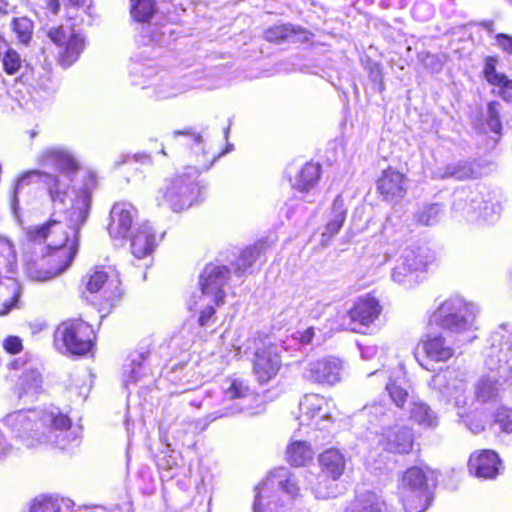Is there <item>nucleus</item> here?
Segmentation results:
<instances>
[{"mask_svg": "<svg viewBox=\"0 0 512 512\" xmlns=\"http://www.w3.org/2000/svg\"><path fill=\"white\" fill-rule=\"evenodd\" d=\"M286 456L291 465L299 467L312 459L313 452L305 441H295L288 446Z\"/></svg>", "mask_w": 512, "mask_h": 512, "instance_id": "obj_37", "label": "nucleus"}, {"mask_svg": "<svg viewBox=\"0 0 512 512\" xmlns=\"http://www.w3.org/2000/svg\"><path fill=\"white\" fill-rule=\"evenodd\" d=\"M380 312L381 306L374 297L358 298L348 311L351 323L354 324L352 330L359 332L362 327H368L379 317Z\"/></svg>", "mask_w": 512, "mask_h": 512, "instance_id": "obj_21", "label": "nucleus"}, {"mask_svg": "<svg viewBox=\"0 0 512 512\" xmlns=\"http://www.w3.org/2000/svg\"><path fill=\"white\" fill-rule=\"evenodd\" d=\"M468 427L474 434L480 433L484 430V426L481 422H471Z\"/></svg>", "mask_w": 512, "mask_h": 512, "instance_id": "obj_60", "label": "nucleus"}, {"mask_svg": "<svg viewBox=\"0 0 512 512\" xmlns=\"http://www.w3.org/2000/svg\"><path fill=\"white\" fill-rule=\"evenodd\" d=\"M59 0H46L45 8L49 10L53 15H57L60 10Z\"/></svg>", "mask_w": 512, "mask_h": 512, "instance_id": "obj_57", "label": "nucleus"}, {"mask_svg": "<svg viewBox=\"0 0 512 512\" xmlns=\"http://www.w3.org/2000/svg\"><path fill=\"white\" fill-rule=\"evenodd\" d=\"M386 390L388 391L389 396L395 403V405L399 408H403L405 402L409 397L407 390L401 387L400 385H397L396 383L387 384Z\"/></svg>", "mask_w": 512, "mask_h": 512, "instance_id": "obj_46", "label": "nucleus"}, {"mask_svg": "<svg viewBox=\"0 0 512 512\" xmlns=\"http://www.w3.org/2000/svg\"><path fill=\"white\" fill-rule=\"evenodd\" d=\"M379 444L384 450L395 454L409 453L414 444L413 432L406 426L383 427L379 438Z\"/></svg>", "mask_w": 512, "mask_h": 512, "instance_id": "obj_19", "label": "nucleus"}, {"mask_svg": "<svg viewBox=\"0 0 512 512\" xmlns=\"http://www.w3.org/2000/svg\"><path fill=\"white\" fill-rule=\"evenodd\" d=\"M230 278V269L225 265L209 263L199 276L201 288L200 300L211 299L219 306L224 303L226 296L224 287Z\"/></svg>", "mask_w": 512, "mask_h": 512, "instance_id": "obj_13", "label": "nucleus"}, {"mask_svg": "<svg viewBox=\"0 0 512 512\" xmlns=\"http://www.w3.org/2000/svg\"><path fill=\"white\" fill-rule=\"evenodd\" d=\"M84 1L85 0H69L70 4L72 6H77V7L83 5Z\"/></svg>", "mask_w": 512, "mask_h": 512, "instance_id": "obj_64", "label": "nucleus"}, {"mask_svg": "<svg viewBox=\"0 0 512 512\" xmlns=\"http://www.w3.org/2000/svg\"><path fill=\"white\" fill-rule=\"evenodd\" d=\"M88 217V199L86 196L77 201L67 213L68 224L50 220L41 226L28 230L27 236L31 241H48L49 249L55 250V257L63 259V263L54 270L37 273L30 276L38 281H46L64 272L72 263L78 251V235L81 226Z\"/></svg>", "mask_w": 512, "mask_h": 512, "instance_id": "obj_1", "label": "nucleus"}, {"mask_svg": "<svg viewBox=\"0 0 512 512\" xmlns=\"http://www.w3.org/2000/svg\"><path fill=\"white\" fill-rule=\"evenodd\" d=\"M430 5L425 3V2H421V3H417L414 8H413V14L416 16V17H419V14L421 11H427L430 13Z\"/></svg>", "mask_w": 512, "mask_h": 512, "instance_id": "obj_59", "label": "nucleus"}, {"mask_svg": "<svg viewBox=\"0 0 512 512\" xmlns=\"http://www.w3.org/2000/svg\"><path fill=\"white\" fill-rule=\"evenodd\" d=\"M495 44L505 53L512 54V36L504 33L495 35Z\"/></svg>", "mask_w": 512, "mask_h": 512, "instance_id": "obj_54", "label": "nucleus"}, {"mask_svg": "<svg viewBox=\"0 0 512 512\" xmlns=\"http://www.w3.org/2000/svg\"><path fill=\"white\" fill-rule=\"evenodd\" d=\"M145 359L144 354L140 353L137 354L134 358L131 360V370L129 372V380L132 382H136L140 377V368L142 365L143 360Z\"/></svg>", "mask_w": 512, "mask_h": 512, "instance_id": "obj_53", "label": "nucleus"}, {"mask_svg": "<svg viewBox=\"0 0 512 512\" xmlns=\"http://www.w3.org/2000/svg\"><path fill=\"white\" fill-rule=\"evenodd\" d=\"M22 294L21 286L14 279L0 281V316L8 314L18 307Z\"/></svg>", "mask_w": 512, "mask_h": 512, "instance_id": "obj_31", "label": "nucleus"}, {"mask_svg": "<svg viewBox=\"0 0 512 512\" xmlns=\"http://www.w3.org/2000/svg\"><path fill=\"white\" fill-rule=\"evenodd\" d=\"M3 348L10 354H17L22 351V340L17 336H8L3 340Z\"/></svg>", "mask_w": 512, "mask_h": 512, "instance_id": "obj_51", "label": "nucleus"}, {"mask_svg": "<svg viewBox=\"0 0 512 512\" xmlns=\"http://www.w3.org/2000/svg\"><path fill=\"white\" fill-rule=\"evenodd\" d=\"M281 367V358L278 346L267 345L259 348L255 353L253 372L260 383H267L273 379Z\"/></svg>", "mask_w": 512, "mask_h": 512, "instance_id": "obj_18", "label": "nucleus"}, {"mask_svg": "<svg viewBox=\"0 0 512 512\" xmlns=\"http://www.w3.org/2000/svg\"><path fill=\"white\" fill-rule=\"evenodd\" d=\"M153 90L157 99H167L176 96L180 89L174 86L172 79H161L153 84Z\"/></svg>", "mask_w": 512, "mask_h": 512, "instance_id": "obj_43", "label": "nucleus"}, {"mask_svg": "<svg viewBox=\"0 0 512 512\" xmlns=\"http://www.w3.org/2000/svg\"><path fill=\"white\" fill-rule=\"evenodd\" d=\"M361 357L365 360H371L375 358L379 352L383 353V349H379L377 345L374 344H366L359 345Z\"/></svg>", "mask_w": 512, "mask_h": 512, "instance_id": "obj_56", "label": "nucleus"}, {"mask_svg": "<svg viewBox=\"0 0 512 512\" xmlns=\"http://www.w3.org/2000/svg\"><path fill=\"white\" fill-rule=\"evenodd\" d=\"M130 12L133 19L143 23L142 36L143 43H155L165 46L171 44L175 37L170 25L151 24L150 20L157 11L155 0H130Z\"/></svg>", "mask_w": 512, "mask_h": 512, "instance_id": "obj_8", "label": "nucleus"}, {"mask_svg": "<svg viewBox=\"0 0 512 512\" xmlns=\"http://www.w3.org/2000/svg\"><path fill=\"white\" fill-rule=\"evenodd\" d=\"M300 414L297 417L302 426L325 429L331 422L330 401L319 394H306L299 403Z\"/></svg>", "mask_w": 512, "mask_h": 512, "instance_id": "obj_14", "label": "nucleus"}, {"mask_svg": "<svg viewBox=\"0 0 512 512\" xmlns=\"http://www.w3.org/2000/svg\"><path fill=\"white\" fill-rule=\"evenodd\" d=\"M266 243L256 242L241 251L239 257L232 263L236 276H242L249 271L253 264L266 250Z\"/></svg>", "mask_w": 512, "mask_h": 512, "instance_id": "obj_32", "label": "nucleus"}, {"mask_svg": "<svg viewBox=\"0 0 512 512\" xmlns=\"http://www.w3.org/2000/svg\"><path fill=\"white\" fill-rule=\"evenodd\" d=\"M360 415L367 417L372 425H386L392 418L391 410L386 408L383 403H373L365 406Z\"/></svg>", "mask_w": 512, "mask_h": 512, "instance_id": "obj_38", "label": "nucleus"}, {"mask_svg": "<svg viewBox=\"0 0 512 512\" xmlns=\"http://www.w3.org/2000/svg\"><path fill=\"white\" fill-rule=\"evenodd\" d=\"M136 214L137 211L131 203H115L110 211L109 235L115 239H125L132 227Z\"/></svg>", "mask_w": 512, "mask_h": 512, "instance_id": "obj_20", "label": "nucleus"}, {"mask_svg": "<svg viewBox=\"0 0 512 512\" xmlns=\"http://www.w3.org/2000/svg\"><path fill=\"white\" fill-rule=\"evenodd\" d=\"M314 335H315L314 328L310 327V328L306 329L301 334L300 341L303 344H308V343H310L312 341Z\"/></svg>", "mask_w": 512, "mask_h": 512, "instance_id": "obj_58", "label": "nucleus"}, {"mask_svg": "<svg viewBox=\"0 0 512 512\" xmlns=\"http://www.w3.org/2000/svg\"><path fill=\"white\" fill-rule=\"evenodd\" d=\"M453 210L468 222L474 223L482 220L493 223L498 219L500 207L484 201L478 193L462 190L454 194Z\"/></svg>", "mask_w": 512, "mask_h": 512, "instance_id": "obj_11", "label": "nucleus"}, {"mask_svg": "<svg viewBox=\"0 0 512 512\" xmlns=\"http://www.w3.org/2000/svg\"><path fill=\"white\" fill-rule=\"evenodd\" d=\"M421 347L429 359L437 362H445L454 355L453 347L441 335H427Z\"/></svg>", "mask_w": 512, "mask_h": 512, "instance_id": "obj_28", "label": "nucleus"}, {"mask_svg": "<svg viewBox=\"0 0 512 512\" xmlns=\"http://www.w3.org/2000/svg\"><path fill=\"white\" fill-rule=\"evenodd\" d=\"M433 259V254L427 247L405 248L392 270V280L405 286H412L417 281L416 273L425 270Z\"/></svg>", "mask_w": 512, "mask_h": 512, "instance_id": "obj_10", "label": "nucleus"}, {"mask_svg": "<svg viewBox=\"0 0 512 512\" xmlns=\"http://www.w3.org/2000/svg\"><path fill=\"white\" fill-rule=\"evenodd\" d=\"M502 104L498 101H491L487 104L486 123L490 130L495 134H501L502 123L501 114Z\"/></svg>", "mask_w": 512, "mask_h": 512, "instance_id": "obj_41", "label": "nucleus"}, {"mask_svg": "<svg viewBox=\"0 0 512 512\" xmlns=\"http://www.w3.org/2000/svg\"><path fill=\"white\" fill-rule=\"evenodd\" d=\"M435 176L439 179L453 178L455 180H467L477 177V171L473 163L467 160H457L438 168Z\"/></svg>", "mask_w": 512, "mask_h": 512, "instance_id": "obj_30", "label": "nucleus"}, {"mask_svg": "<svg viewBox=\"0 0 512 512\" xmlns=\"http://www.w3.org/2000/svg\"><path fill=\"white\" fill-rule=\"evenodd\" d=\"M73 501L58 496L36 498L31 512H73Z\"/></svg>", "mask_w": 512, "mask_h": 512, "instance_id": "obj_33", "label": "nucleus"}, {"mask_svg": "<svg viewBox=\"0 0 512 512\" xmlns=\"http://www.w3.org/2000/svg\"><path fill=\"white\" fill-rule=\"evenodd\" d=\"M478 307L464 298L446 299L433 313V321L442 329L460 334L473 328Z\"/></svg>", "mask_w": 512, "mask_h": 512, "instance_id": "obj_6", "label": "nucleus"}, {"mask_svg": "<svg viewBox=\"0 0 512 512\" xmlns=\"http://www.w3.org/2000/svg\"><path fill=\"white\" fill-rule=\"evenodd\" d=\"M442 213V207L439 204L425 205L417 213V221L425 226H431L438 223Z\"/></svg>", "mask_w": 512, "mask_h": 512, "instance_id": "obj_42", "label": "nucleus"}, {"mask_svg": "<svg viewBox=\"0 0 512 512\" xmlns=\"http://www.w3.org/2000/svg\"><path fill=\"white\" fill-rule=\"evenodd\" d=\"M321 167L317 163L308 162L296 171L294 175H290L289 180L293 189L300 193H309L316 187L320 178Z\"/></svg>", "mask_w": 512, "mask_h": 512, "instance_id": "obj_26", "label": "nucleus"}, {"mask_svg": "<svg viewBox=\"0 0 512 512\" xmlns=\"http://www.w3.org/2000/svg\"><path fill=\"white\" fill-rule=\"evenodd\" d=\"M436 483L435 472L420 467L408 468L402 475L399 492L407 512H423L431 504V487Z\"/></svg>", "mask_w": 512, "mask_h": 512, "instance_id": "obj_4", "label": "nucleus"}, {"mask_svg": "<svg viewBox=\"0 0 512 512\" xmlns=\"http://www.w3.org/2000/svg\"><path fill=\"white\" fill-rule=\"evenodd\" d=\"M498 89V95L505 102H512V79H509L507 76L504 78L501 83L495 86Z\"/></svg>", "mask_w": 512, "mask_h": 512, "instance_id": "obj_52", "label": "nucleus"}, {"mask_svg": "<svg viewBox=\"0 0 512 512\" xmlns=\"http://www.w3.org/2000/svg\"><path fill=\"white\" fill-rule=\"evenodd\" d=\"M498 59L495 56H487L484 60L483 77L492 86H497L501 81L504 80L506 75L498 72L496 67Z\"/></svg>", "mask_w": 512, "mask_h": 512, "instance_id": "obj_40", "label": "nucleus"}, {"mask_svg": "<svg viewBox=\"0 0 512 512\" xmlns=\"http://www.w3.org/2000/svg\"><path fill=\"white\" fill-rule=\"evenodd\" d=\"M205 303H202L204 306L203 309L200 310V314L198 317V324L202 328H210L215 322V304L211 301V299L203 300Z\"/></svg>", "mask_w": 512, "mask_h": 512, "instance_id": "obj_44", "label": "nucleus"}, {"mask_svg": "<svg viewBox=\"0 0 512 512\" xmlns=\"http://www.w3.org/2000/svg\"><path fill=\"white\" fill-rule=\"evenodd\" d=\"M39 160L43 165L57 168L62 175H51L38 170H31L24 173L18 178L14 187L12 198L14 209H16L18 204V194L21 188L34 180L40 181L47 186L53 203H64L72 181L70 175L78 168L75 159L64 148L50 147L40 154Z\"/></svg>", "mask_w": 512, "mask_h": 512, "instance_id": "obj_3", "label": "nucleus"}, {"mask_svg": "<svg viewBox=\"0 0 512 512\" xmlns=\"http://www.w3.org/2000/svg\"><path fill=\"white\" fill-rule=\"evenodd\" d=\"M469 469L479 478L493 479L501 469V460L492 450H483L469 459Z\"/></svg>", "mask_w": 512, "mask_h": 512, "instance_id": "obj_22", "label": "nucleus"}, {"mask_svg": "<svg viewBox=\"0 0 512 512\" xmlns=\"http://www.w3.org/2000/svg\"><path fill=\"white\" fill-rule=\"evenodd\" d=\"M502 389V383L496 373L483 375L474 384V399L480 404H495Z\"/></svg>", "mask_w": 512, "mask_h": 512, "instance_id": "obj_23", "label": "nucleus"}, {"mask_svg": "<svg viewBox=\"0 0 512 512\" xmlns=\"http://www.w3.org/2000/svg\"><path fill=\"white\" fill-rule=\"evenodd\" d=\"M319 464L322 471L331 477L334 482L342 476L346 466V459L339 450L330 448L320 454Z\"/></svg>", "mask_w": 512, "mask_h": 512, "instance_id": "obj_29", "label": "nucleus"}, {"mask_svg": "<svg viewBox=\"0 0 512 512\" xmlns=\"http://www.w3.org/2000/svg\"><path fill=\"white\" fill-rule=\"evenodd\" d=\"M155 233L151 225L143 223L139 225L131 239L132 254L138 258L150 255L155 248Z\"/></svg>", "mask_w": 512, "mask_h": 512, "instance_id": "obj_27", "label": "nucleus"}, {"mask_svg": "<svg viewBox=\"0 0 512 512\" xmlns=\"http://www.w3.org/2000/svg\"><path fill=\"white\" fill-rule=\"evenodd\" d=\"M345 512H394V510L381 495L373 491H365L356 495Z\"/></svg>", "mask_w": 512, "mask_h": 512, "instance_id": "obj_24", "label": "nucleus"}, {"mask_svg": "<svg viewBox=\"0 0 512 512\" xmlns=\"http://www.w3.org/2000/svg\"><path fill=\"white\" fill-rule=\"evenodd\" d=\"M451 400L456 407L462 408L467 403V397L464 394L463 385L460 384L454 387V392L450 393Z\"/></svg>", "mask_w": 512, "mask_h": 512, "instance_id": "obj_55", "label": "nucleus"}, {"mask_svg": "<svg viewBox=\"0 0 512 512\" xmlns=\"http://www.w3.org/2000/svg\"><path fill=\"white\" fill-rule=\"evenodd\" d=\"M120 281L111 267H95L88 275L86 288L90 293L103 290L108 301H114L120 296Z\"/></svg>", "mask_w": 512, "mask_h": 512, "instance_id": "obj_17", "label": "nucleus"}, {"mask_svg": "<svg viewBox=\"0 0 512 512\" xmlns=\"http://www.w3.org/2000/svg\"><path fill=\"white\" fill-rule=\"evenodd\" d=\"M189 170V173L165 180L156 197L158 206H168L172 211L180 212L197 202L201 194L196 182L197 170L195 168Z\"/></svg>", "mask_w": 512, "mask_h": 512, "instance_id": "obj_5", "label": "nucleus"}, {"mask_svg": "<svg viewBox=\"0 0 512 512\" xmlns=\"http://www.w3.org/2000/svg\"><path fill=\"white\" fill-rule=\"evenodd\" d=\"M377 189L386 200L402 198L405 194V177L393 169L384 170L377 181Z\"/></svg>", "mask_w": 512, "mask_h": 512, "instance_id": "obj_25", "label": "nucleus"}, {"mask_svg": "<svg viewBox=\"0 0 512 512\" xmlns=\"http://www.w3.org/2000/svg\"><path fill=\"white\" fill-rule=\"evenodd\" d=\"M19 386V397L26 396L31 400L35 399L42 387L41 374L36 370L25 372L20 378Z\"/></svg>", "mask_w": 512, "mask_h": 512, "instance_id": "obj_36", "label": "nucleus"}, {"mask_svg": "<svg viewBox=\"0 0 512 512\" xmlns=\"http://www.w3.org/2000/svg\"><path fill=\"white\" fill-rule=\"evenodd\" d=\"M222 390L224 395L222 407L218 410L213 411L207 416L209 421H215L222 417H230L237 413L243 412L244 407L240 405L239 402L233 404H229L227 402H231L234 400H244L251 396L250 387L242 379H226L223 382Z\"/></svg>", "mask_w": 512, "mask_h": 512, "instance_id": "obj_16", "label": "nucleus"}, {"mask_svg": "<svg viewBox=\"0 0 512 512\" xmlns=\"http://www.w3.org/2000/svg\"><path fill=\"white\" fill-rule=\"evenodd\" d=\"M12 27L22 43H27L29 41L32 29V23L29 21V19L25 17L14 18L12 21Z\"/></svg>", "mask_w": 512, "mask_h": 512, "instance_id": "obj_45", "label": "nucleus"}, {"mask_svg": "<svg viewBox=\"0 0 512 512\" xmlns=\"http://www.w3.org/2000/svg\"><path fill=\"white\" fill-rule=\"evenodd\" d=\"M497 424L505 433H512V409L505 408L498 412L496 418Z\"/></svg>", "mask_w": 512, "mask_h": 512, "instance_id": "obj_50", "label": "nucleus"}, {"mask_svg": "<svg viewBox=\"0 0 512 512\" xmlns=\"http://www.w3.org/2000/svg\"><path fill=\"white\" fill-rule=\"evenodd\" d=\"M10 48L6 39L0 34V56L4 54V51Z\"/></svg>", "mask_w": 512, "mask_h": 512, "instance_id": "obj_62", "label": "nucleus"}, {"mask_svg": "<svg viewBox=\"0 0 512 512\" xmlns=\"http://www.w3.org/2000/svg\"><path fill=\"white\" fill-rule=\"evenodd\" d=\"M47 37L60 48L59 62L64 67L71 66L85 48V37L71 26L52 27Z\"/></svg>", "mask_w": 512, "mask_h": 512, "instance_id": "obj_12", "label": "nucleus"}, {"mask_svg": "<svg viewBox=\"0 0 512 512\" xmlns=\"http://www.w3.org/2000/svg\"><path fill=\"white\" fill-rule=\"evenodd\" d=\"M173 136L175 138L181 136L183 138V140L180 142V144L181 145H190L191 144V148H194L195 146H201V144H202V136L190 128L174 131Z\"/></svg>", "mask_w": 512, "mask_h": 512, "instance_id": "obj_47", "label": "nucleus"}, {"mask_svg": "<svg viewBox=\"0 0 512 512\" xmlns=\"http://www.w3.org/2000/svg\"><path fill=\"white\" fill-rule=\"evenodd\" d=\"M344 362L337 357L327 356L309 361L303 377L313 383L333 386L342 380Z\"/></svg>", "mask_w": 512, "mask_h": 512, "instance_id": "obj_15", "label": "nucleus"}, {"mask_svg": "<svg viewBox=\"0 0 512 512\" xmlns=\"http://www.w3.org/2000/svg\"><path fill=\"white\" fill-rule=\"evenodd\" d=\"M409 413L410 418L421 426L435 427L438 424L435 412L421 400L410 401Z\"/></svg>", "mask_w": 512, "mask_h": 512, "instance_id": "obj_34", "label": "nucleus"}, {"mask_svg": "<svg viewBox=\"0 0 512 512\" xmlns=\"http://www.w3.org/2000/svg\"><path fill=\"white\" fill-rule=\"evenodd\" d=\"M480 26L487 32H494V22L492 20H485L480 23Z\"/></svg>", "mask_w": 512, "mask_h": 512, "instance_id": "obj_61", "label": "nucleus"}, {"mask_svg": "<svg viewBox=\"0 0 512 512\" xmlns=\"http://www.w3.org/2000/svg\"><path fill=\"white\" fill-rule=\"evenodd\" d=\"M346 212L344 200L341 195H338L333 201L331 218L326 224L325 231L322 233L323 237H333L339 232L345 221Z\"/></svg>", "mask_w": 512, "mask_h": 512, "instance_id": "obj_35", "label": "nucleus"}, {"mask_svg": "<svg viewBox=\"0 0 512 512\" xmlns=\"http://www.w3.org/2000/svg\"><path fill=\"white\" fill-rule=\"evenodd\" d=\"M290 33L291 30L287 25H280L266 30L264 37L269 42H280L286 39Z\"/></svg>", "mask_w": 512, "mask_h": 512, "instance_id": "obj_48", "label": "nucleus"}, {"mask_svg": "<svg viewBox=\"0 0 512 512\" xmlns=\"http://www.w3.org/2000/svg\"><path fill=\"white\" fill-rule=\"evenodd\" d=\"M3 424L15 438L22 439L27 447H34L37 443H51L65 449L78 438L77 433L70 430V419L53 411H15L4 417Z\"/></svg>", "mask_w": 512, "mask_h": 512, "instance_id": "obj_2", "label": "nucleus"}, {"mask_svg": "<svg viewBox=\"0 0 512 512\" xmlns=\"http://www.w3.org/2000/svg\"><path fill=\"white\" fill-rule=\"evenodd\" d=\"M1 61L4 71L9 75H15L20 72L23 67V60L20 54L12 49L7 48L1 55Z\"/></svg>", "mask_w": 512, "mask_h": 512, "instance_id": "obj_39", "label": "nucleus"}, {"mask_svg": "<svg viewBox=\"0 0 512 512\" xmlns=\"http://www.w3.org/2000/svg\"><path fill=\"white\" fill-rule=\"evenodd\" d=\"M336 485L332 483H328L326 485H322V483H318L316 486H312L311 490L314 493L316 498L319 499H328L336 497L337 489Z\"/></svg>", "mask_w": 512, "mask_h": 512, "instance_id": "obj_49", "label": "nucleus"}, {"mask_svg": "<svg viewBox=\"0 0 512 512\" xmlns=\"http://www.w3.org/2000/svg\"><path fill=\"white\" fill-rule=\"evenodd\" d=\"M283 490L291 497L299 493V487L293 474L287 468L275 469L270 475L256 487L257 493L253 505L254 512H273L277 492Z\"/></svg>", "mask_w": 512, "mask_h": 512, "instance_id": "obj_7", "label": "nucleus"}, {"mask_svg": "<svg viewBox=\"0 0 512 512\" xmlns=\"http://www.w3.org/2000/svg\"><path fill=\"white\" fill-rule=\"evenodd\" d=\"M55 344L75 355H85L93 347V327L80 319L61 323L54 334Z\"/></svg>", "mask_w": 512, "mask_h": 512, "instance_id": "obj_9", "label": "nucleus"}, {"mask_svg": "<svg viewBox=\"0 0 512 512\" xmlns=\"http://www.w3.org/2000/svg\"><path fill=\"white\" fill-rule=\"evenodd\" d=\"M8 3L6 0H0V12H6Z\"/></svg>", "mask_w": 512, "mask_h": 512, "instance_id": "obj_63", "label": "nucleus"}]
</instances>
